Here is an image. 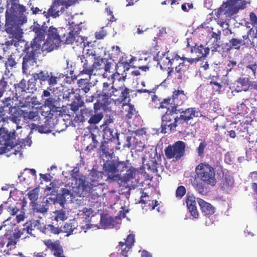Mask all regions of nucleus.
Instances as JSON below:
<instances>
[{"instance_id": "dca6fc26", "label": "nucleus", "mask_w": 257, "mask_h": 257, "mask_svg": "<svg viewBox=\"0 0 257 257\" xmlns=\"http://www.w3.org/2000/svg\"><path fill=\"white\" fill-rule=\"evenodd\" d=\"M30 79L27 81L24 79H22L19 83L15 84L16 95L17 99L23 96L26 93H33L37 89L36 86L31 87Z\"/></svg>"}, {"instance_id": "f704fd0d", "label": "nucleus", "mask_w": 257, "mask_h": 257, "mask_svg": "<svg viewBox=\"0 0 257 257\" xmlns=\"http://www.w3.org/2000/svg\"><path fill=\"white\" fill-rule=\"evenodd\" d=\"M140 203H144L145 204V206L148 207V209L150 210H154L156 206L159 205L158 201L151 200L149 199V196L146 193L144 192H142L141 197ZM147 210L148 208L146 209Z\"/></svg>"}, {"instance_id": "c85d7f7f", "label": "nucleus", "mask_w": 257, "mask_h": 257, "mask_svg": "<svg viewBox=\"0 0 257 257\" xmlns=\"http://www.w3.org/2000/svg\"><path fill=\"white\" fill-rule=\"evenodd\" d=\"M197 201L200 207L201 211L204 215L210 216L214 213L215 208L210 203L200 198H197Z\"/></svg>"}, {"instance_id": "4d7b16f0", "label": "nucleus", "mask_w": 257, "mask_h": 257, "mask_svg": "<svg viewBox=\"0 0 257 257\" xmlns=\"http://www.w3.org/2000/svg\"><path fill=\"white\" fill-rule=\"evenodd\" d=\"M54 213L55 214V220L57 222L59 221H63L68 217V214L64 209L56 210Z\"/></svg>"}, {"instance_id": "5fc2aeb1", "label": "nucleus", "mask_w": 257, "mask_h": 257, "mask_svg": "<svg viewBox=\"0 0 257 257\" xmlns=\"http://www.w3.org/2000/svg\"><path fill=\"white\" fill-rule=\"evenodd\" d=\"M23 117L20 114L19 112L17 111L11 114L10 116V120L15 124V126H19V125L23 124Z\"/></svg>"}, {"instance_id": "9b49d317", "label": "nucleus", "mask_w": 257, "mask_h": 257, "mask_svg": "<svg viewBox=\"0 0 257 257\" xmlns=\"http://www.w3.org/2000/svg\"><path fill=\"white\" fill-rule=\"evenodd\" d=\"M79 28L70 29L68 32L65 33L61 37V45L62 44H74L76 46H80L81 47H86V42L84 38L79 35Z\"/></svg>"}, {"instance_id": "c03bdc74", "label": "nucleus", "mask_w": 257, "mask_h": 257, "mask_svg": "<svg viewBox=\"0 0 257 257\" xmlns=\"http://www.w3.org/2000/svg\"><path fill=\"white\" fill-rule=\"evenodd\" d=\"M91 190L88 194L83 197H88L89 202L92 205H94L96 203H100L101 196L99 195L98 193L94 191L95 189Z\"/></svg>"}, {"instance_id": "39448f33", "label": "nucleus", "mask_w": 257, "mask_h": 257, "mask_svg": "<svg viewBox=\"0 0 257 257\" xmlns=\"http://www.w3.org/2000/svg\"><path fill=\"white\" fill-rule=\"evenodd\" d=\"M80 59L83 64L80 74H87L89 78L91 75H95L97 70L103 69L106 61V59L101 58L96 51L93 49H88Z\"/></svg>"}, {"instance_id": "a211bd4d", "label": "nucleus", "mask_w": 257, "mask_h": 257, "mask_svg": "<svg viewBox=\"0 0 257 257\" xmlns=\"http://www.w3.org/2000/svg\"><path fill=\"white\" fill-rule=\"evenodd\" d=\"M177 112L180 113L179 118L181 123H182V121H188L194 117H199L202 115L199 108L195 107L189 108L185 110H183L182 108L177 109Z\"/></svg>"}, {"instance_id": "09e8293b", "label": "nucleus", "mask_w": 257, "mask_h": 257, "mask_svg": "<svg viewBox=\"0 0 257 257\" xmlns=\"http://www.w3.org/2000/svg\"><path fill=\"white\" fill-rule=\"evenodd\" d=\"M95 111L93 112L92 115H91L88 122L90 124H96L99 123L103 117V114L102 112H97L96 111L97 109H95Z\"/></svg>"}, {"instance_id": "603ef678", "label": "nucleus", "mask_w": 257, "mask_h": 257, "mask_svg": "<svg viewBox=\"0 0 257 257\" xmlns=\"http://www.w3.org/2000/svg\"><path fill=\"white\" fill-rule=\"evenodd\" d=\"M15 127L16 129H13V131H12L13 137L15 140H16V138L18 137V140L20 142L22 141L23 139H21L20 140V138L19 136H21V134L24 131L26 130H28L30 127H29V125L24 127L22 125H19V126H15ZM18 144H20V143Z\"/></svg>"}, {"instance_id": "ddd939ff", "label": "nucleus", "mask_w": 257, "mask_h": 257, "mask_svg": "<svg viewBox=\"0 0 257 257\" xmlns=\"http://www.w3.org/2000/svg\"><path fill=\"white\" fill-rule=\"evenodd\" d=\"M187 99V97L182 90H177L173 92L172 96L167 99H165L161 103L160 107H167V105H170L171 107H176L182 104Z\"/></svg>"}, {"instance_id": "bf43d9fd", "label": "nucleus", "mask_w": 257, "mask_h": 257, "mask_svg": "<svg viewBox=\"0 0 257 257\" xmlns=\"http://www.w3.org/2000/svg\"><path fill=\"white\" fill-rule=\"evenodd\" d=\"M127 162L116 161L115 165L116 168V174H119L120 175V173L122 172L128 170L129 169V167L127 166Z\"/></svg>"}, {"instance_id": "a19ab883", "label": "nucleus", "mask_w": 257, "mask_h": 257, "mask_svg": "<svg viewBox=\"0 0 257 257\" xmlns=\"http://www.w3.org/2000/svg\"><path fill=\"white\" fill-rule=\"evenodd\" d=\"M127 98V97L126 98ZM128 100L127 99H125V101H122V109L123 110L125 111L126 113V117L127 118L130 119L132 118V117L136 114V110L134 108V105L131 104L130 103H126V102Z\"/></svg>"}, {"instance_id": "de8ad7c7", "label": "nucleus", "mask_w": 257, "mask_h": 257, "mask_svg": "<svg viewBox=\"0 0 257 257\" xmlns=\"http://www.w3.org/2000/svg\"><path fill=\"white\" fill-rule=\"evenodd\" d=\"M29 127H30L31 131L29 133V135L27 137L30 138V136L32 133L33 130L38 131L40 133H47L49 132V128L45 125H37L35 123H31L29 125Z\"/></svg>"}, {"instance_id": "bb28decb", "label": "nucleus", "mask_w": 257, "mask_h": 257, "mask_svg": "<svg viewBox=\"0 0 257 257\" xmlns=\"http://www.w3.org/2000/svg\"><path fill=\"white\" fill-rule=\"evenodd\" d=\"M237 66V62L233 60L226 61L222 67H219L218 74L223 77H226L229 72Z\"/></svg>"}, {"instance_id": "49530a36", "label": "nucleus", "mask_w": 257, "mask_h": 257, "mask_svg": "<svg viewBox=\"0 0 257 257\" xmlns=\"http://www.w3.org/2000/svg\"><path fill=\"white\" fill-rule=\"evenodd\" d=\"M62 231L63 230L58 227H55L52 224L45 225L43 229V233L47 235H50V234H58Z\"/></svg>"}, {"instance_id": "7ed1b4c3", "label": "nucleus", "mask_w": 257, "mask_h": 257, "mask_svg": "<svg viewBox=\"0 0 257 257\" xmlns=\"http://www.w3.org/2000/svg\"><path fill=\"white\" fill-rule=\"evenodd\" d=\"M118 74H113L111 79H108L109 82H103L102 90H98L95 93L86 99L89 102H96L94 104V109H99L101 107L105 108L110 103L111 100L118 102L125 101L129 94V89L125 86L115 88L113 85V79Z\"/></svg>"}, {"instance_id": "864d4df0", "label": "nucleus", "mask_w": 257, "mask_h": 257, "mask_svg": "<svg viewBox=\"0 0 257 257\" xmlns=\"http://www.w3.org/2000/svg\"><path fill=\"white\" fill-rule=\"evenodd\" d=\"M70 102L71 103L69 104L70 109L73 111L78 110L83 104L80 95L79 96L78 98H76Z\"/></svg>"}, {"instance_id": "3c124183", "label": "nucleus", "mask_w": 257, "mask_h": 257, "mask_svg": "<svg viewBox=\"0 0 257 257\" xmlns=\"http://www.w3.org/2000/svg\"><path fill=\"white\" fill-rule=\"evenodd\" d=\"M248 101L247 97L246 98L243 99L241 101H238L236 103V107L237 110L240 111V112H247V110L249 109V103H247V101Z\"/></svg>"}, {"instance_id": "37998d69", "label": "nucleus", "mask_w": 257, "mask_h": 257, "mask_svg": "<svg viewBox=\"0 0 257 257\" xmlns=\"http://www.w3.org/2000/svg\"><path fill=\"white\" fill-rule=\"evenodd\" d=\"M248 88V81L247 78H240L236 81L235 90L237 92L247 91Z\"/></svg>"}, {"instance_id": "680f3d73", "label": "nucleus", "mask_w": 257, "mask_h": 257, "mask_svg": "<svg viewBox=\"0 0 257 257\" xmlns=\"http://www.w3.org/2000/svg\"><path fill=\"white\" fill-rule=\"evenodd\" d=\"M40 117L37 111H29L24 113L23 118L25 120H36Z\"/></svg>"}, {"instance_id": "393cba45", "label": "nucleus", "mask_w": 257, "mask_h": 257, "mask_svg": "<svg viewBox=\"0 0 257 257\" xmlns=\"http://www.w3.org/2000/svg\"><path fill=\"white\" fill-rule=\"evenodd\" d=\"M213 30V29L212 28V31L209 33L210 38L209 43H211V49H212V51H217V48H219L221 44V41L220 40L221 32L218 30H215L214 31Z\"/></svg>"}, {"instance_id": "8fccbe9b", "label": "nucleus", "mask_w": 257, "mask_h": 257, "mask_svg": "<svg viewBox=\"0 0 257 257\" xmlns=\"http://www.w3.org/2000/svg\"><path fill=\"white\" fill-rule=\"evenodd\" d=\"M80 94L75 92L73 89H68L65 91L63 94V98L68 101H71L76 98H78Z\"/></svg>"}, {"instance_id": "c9c22d12", "label": "nucleus", "mask_w": 257, "mask_h": 257, "mask_svg": "<svg viewBox=\"0 0 257 257\" xmlns=\"http://www.w3.org/2000/svg\"><path fill=\"white\" fill-rule=\"evenodd\" d=\"M18 64L16 60V56L14 54H11L6 58L5 63L6 67V74L11 72L14 68H17Z\"/></svg>"}, {"instance_id": "f257e3e1", "label": "nucleus", "mask_w": 257, "mask_h": 257, "mask_svg": "<svg viewBox=\"0 0 257 257\" xmlns=\"http://www.w3.org/2000/svg\"><path fill=\"white\" fill-rule=\"evenodd\" d=\"M31 28L35 33V36L30 45L25 44L24 52L26 55L23 57L22 63V71L24 74H27L29 67L36 63L37 57L39 55H44L50 52L60 46L58 44V40H55L54 42L50 40V39H47L44 42L46 33L45 27L34 23Z\"/></svg>"}, {"instance_id": "1a4fd4ad", "label": "nucleus", "mask_w": 257, "mask_h": 257, "mask_svg": "<svg viewBox=\"0 0 257 257\" xmlns=\"http://www.w3.org/2000/svg\"><path fill=\"white\" fill-rule=\"evenodd\" d=\"M245 3L242 0H228L218 9L217 15H224L230 17L245 8Z\"/></svg>"}, {"instance_id": "0eeeda50", "label": "nucleus", "mask_w": 257, "mask_h": 257, "mask_svg": "<svg viewBox=\"0 0 257 257\" xmlns=\"http://www.w3.org/2000/svg\"><path fill=\"white\" fill-rule=\"evenodd\" d=\"M177 113L176 107H172L171 110L168 108V110L162 117L161 133L165 134L167 130L175 131L177 123H181L179 117L175 115Z\"/></svg>"}, {"instance_id": "20e7f679", "label": "nucleus", "mask_w": 257, "mask_h": 257, "mask_svg": "<svg viewBox=\"0 0 257 257\" xmlns=\"http://www.w3.org/2000/svg\"><path fill=\"white\" fill-rule=\"evenodd\" d=\"M103 173L92 169L89 173L90 180L91 182L89 183L85 181V177L79 176L78 175H73L71 177L72 184H74L73 187V190L79 197H84L88 194L91 190L93 188L97 187L101 184L99 181L102 179Z\"/></svg>"}, {"instance_id": "338daca9", "label": "nucleus", "mask_w": 257, "mask_h": 257, "mask_svg": "<svg viewBox=\"0 0 257 257\" xmlns=\"http://www.w3.org/2000/svg\"><path fill=\"white\" fill-rule=\"evenodd\" d=\"M182 66L179 64L175 67V75L176 78L178 79L180 81L185 77V72L186 71H182Z\"/></svg>"}, {"instance_id": "9d476101", "label": "nucleus", "mask_w": 257, "mask_h": 257, "mask_svg": "<svg viewBox=\"0 0 257 257\" xmlns=\"http://www.w3.org/2000/svg\"><path fill=\"white\" fill-rule=\"evenodd\" d=\"M74 0H53V3L47 12L43 14L46 18L51 17L56 18L62 15L65 9L74 4Z\"/></svg>"}, {"instance_id": "2f4dec72", "label": "nucleus", "mask_w": 257, "mask_h": 257, "mask_svg": "<svg viewBox=\"0 0 257 257\" xmlns=\"http://www.w3.org/2000/svg\"><path fill=\"white\" fill-rule=\"evenodd\" d=\"M48 201L47 200L46 202L42 204L35 203L31 205L32 210L34 214L39 213L43 216L47 214L48 211Z\"/></svg>"}, {"instance_id": "473e14b6", "label": "nucleus", "mask_w": 257, "mask_h": 257, "mask_svg": "<svg viewBox=\"0 0 257 257\" xmlns=\"http://www.w3.org/2000/svg\"><path fill=\"white\" fill-rule=\"evenodd\" d=\"M180 59V56L177 55H176L174 58L169 59L167 56L165 57H164L163 58H161L160 61L158 62L159 64H160V67L161 69H170L172 65L173 64H178L177 62Z\"/></svg>"}, {"instance_id": "2eb2a0df", "label": "nucleus", "mask_w": 257, "mask_h": 257, "mask_svg": "<svg viewBox=\"0 0 257 257\" xmlns=\"http://www.w3.org/2000/svg\"><path fill=\"white\" fill-rule=\"evenodd\" d=\"M138 173L136 169L130 167L122 176H120L119 180L124 186L130 189H135L138 184V179L136 178Z\"/></svg>"}, {"instance_id": "ea45409f", "label": "nucleus", "mask_w": 257, "mask_h": 257, "mask_svg": "<svg viewBox=\"0 0 257 257\" xmlns=\"http://www.w3.org/2000/svg\"><path fill=\"white\" fill-rule=\"evenodd\" d=\"M47 39H50V40L54 42L55 40H58V44L61 45V37L59 34L57 29L53 26L50 27L48 31Z\"/></svg>"}, {"instance_id": "6e6d98bb", "label": "nucleus", "mask_w": 257, "mask_h": 257, "mask_svg": "<svg viewBox=\"0 0 257 257\" xmlns=\"http://www.w3.org/2000/svg\"><path fill=\"white\" fill-rule=\"evenodd\" d=\"M193 185L196 191L200 194L205 195L208 193V189L205 184L202 182L197 183L196 184L194 183Z\"/></svg>"}, {"instance_id": "e2e57ef3", "label": "nucleus", "mask_w": 257, "mask_h": 257, "mask_svg": "<svg viewBox=\"0 0 257 257\" xmlns=\"http://www.w3.org/2000/svg\"><path fill=\"white\" fill-rule=\"evenodd\" d=\"M98 133V130L96 128L94 129L93 132H90V136L92 139L93 147L94 148H97L99 144V141L100 140V136L96 134Z\"/></svg>"}, {"instance_id": "e433bc0d", "label": "nucleus", "mask_w": 257, "mask_h": 257, "mask_svg": "<svg viewBox=\"0 0 257 257\" xmlns=\"http://www.w3.org/2000/svg\"><path fill=\"white\" fill-rule=\"evenodd\" d=\"M25 228H26L27 233L30 234V235L35 236L32 232V231L35 230H38L43 233V229L44 228V226H42L39 220H34L31 221L30 223V224L27 225Z\"/></svg>"}, {"instance_id": "423d86ee", "label": "nucleus", "mask_w": 257, "mask_h": 257, "mask_svg": "<svg viewBox=\"0 0 257 257\" xmlns=\"http://www.w3.org/2000/svg\"><path fill=\"white\" fill-rule=\"evenodd\" d=\"M13 137L12 132H9L8 130L5 128L0 129V141H4V146L2 148L1 153H8L10 152V154H7L8 157H10L12 154L17 155L19 154L20 156L22 155V150L26 146L30 147L32 144L31 138L27 137L25 139H22L20 141V144L16 143L13 144Z\"/></svg>"}, {"instance_id": "79ce46f5", "label": "nucleus", "mask_w": 257, "mask_h": 257, "mask_svg": "<svg viewBox=\"0 0 257 257\" xmlns=\"http://www.w3.org/2000/svg\"><path fill=\"white\" fill-rule=\"evenodd\" d=\"M180 59L183 61L182 62L179 63V64L182 66L181 70L183 71H186L189 68V65L196 64L199 61L198 59L196 57L189 58L183 57L182 58H180Z\"/></svg>"}, {"instance_id": "0e129e2a", "label": "nucleus", "mask_w": 257, "mask_h": 257, "mask_svg": "<svg viewBox=\"0 0 257 257\" xmlns=\"http://www.w3.org/2000/svg\"><path fill=\"white\" fill-rule=\"evenodd\" d=\"M93 111L89 109V108H83L81 110V114L82 118L81 120L84 121L87 120L88 118H90L91 115L93 113Z\"/></svg>"}, {"instance_id": "c756f323", "label": "nucleus", "mask_w": 257, "mask_h": 257, "mask_svg": "<svg viewBox=\"0 0 257 257\" xmlns=\"http://www.w3.org/2000/svg\"><path fill=\"white\" fill-rule=\"evenodd\" d=\"M94 211L91 208H83L77 212V218L83 222H90L94 216Z\"/></svg>"}, {"instance_id": "5701e85b", "label": "nucleus", "mask_w": 257, "mask_h": 257, "mask_svg": "<svg viewBox=\"0 0 257 257\" xmlns=\"http://www.w3.org/2000/svg\"><path fill=\"white\" fill-rule=\"evenodd\" d=\"M234 181L233 177L229 173H223L220 183V187L226 192H230L234 187Z\"/></svg>"}, {"instance_id": "cd10ccee", "label": "nucleus", "mask_w": 257, "mask_h": 257, "mask_svg": "<svg viewBox=\"0 0 257 257\" xmlns=\"http://www.w3.org/2000/svg\"><path fill=\"white\" fill-rule=\"evenodd\" d=\"M186 203L191 215L194 218H198L199 213L196 207L195 198L193 196H188Z\"/></svg>"}, {"instance_id": "13d9d810", "label": "nucleus", "mask_w": 257, "mask_h": 257, "mask_svg": "<svg viewBox=\"0 0 257 257\" xmlns=\"http://www.w3.org/2000/svg\"><path fill=\"white\" fill-rule=\"evenodd\" d=\"M229 43L235 49H239L241 46L245 45L247 42L242 40L241 39H238L236 38H232L229 41Z\"/></svg>"}, {"instance_id": "a18cd8bd", "label": "nucleus", "mask_w": 257, "mask_h": 257, "mask_svg": "<svg viewBox=\"0 0 257 257\" xmlns=\"http://www.w3.org/2000/svg\"><path fill=\"white\" fill-rule=\"evenodd\" d=\"M79 91H82L85 93H87L92 87V84L89 82V79L87 78L80 79L78 81Z\"/></svg>"}, {"instance_id": "aec40b11", "label": "nucleus", "mask_w": 257, "mask_h": 257, "mask_svg": "<svg viewBox=\"0 0 257 257\" xmlns=\"http://www.w3.org/2000/svg\"><path fill=\"white\" fill-rule=\"evenodd\" d=\"M16 243L14 238L8 237L7 235L0 237V250L8 254H10L9 250L15 248Z\"/></svg>"}, {"instance_id": "4468645a", "label": "nucleus", "mask_w": 257, "mask_h": 257, "mask_svg": "<svg viewBox=\"0 0 257 257\" xmlns=\"http://www.w3.org/2000/svg\"><path fill=\"white\" fill-rule=\"evenodd\" d=\"M74 184H72L71 182V186H69V188H63L60 193L58 194L54 200V203L55 205L59 204L62 207H64V205L66 202H72L75 195L79 196L73 190V187Z\"/></svg>"}, {"instance_id": "f8f14e48", "label": "nucleus", "mask_w": 257, "mask_h": 257, "mask_svg": "<svg viewBox=\"0 0 257 257\" xmlns=\"http://www.w3.org/2000/svg\"><path fill=\"white\" fill-rule=\"evenodd\" d=\"M185 147L184 142L178 141L165 149V156L169 159L175 158L177 160H179L184 155Z\"/></svg>"}, {"instance_id": "b1692460", "label": "nucleus", "mask_w": 257, "mask_h": 257, "mask_svg": "<svg viewBox=\"0 0 257 257\" xmlns=\"http://www.w3.org/2000/svg\"><path fill=\"white\" fill-rule=\"evenodd\" d=\"M50 72L47 70L40 71L38 72L33 73L32 75V77L30 78V83L31 87L36 86V81L39 80L41 84L47 81L49 78Z\"/></svg>"}, {"instance_id": "f03ea898", "label": "nucleus", "mask_w": 257, "mask_h": 257, "mask_svg": "<svg viewBox=\"0 0 257 257\" xmlns=\"http://www.w3.org/2000/svg\"><path fill=\"white\" fill-rule=\"evenodd\" d=\"M25 11V7L16 3L8 7L6 12V31L12 38L6 42V45L18 47L24 43L21 40L23 32L21 26L27 21Z\"/></svg>"}, {"instance_id": "58836bf2", "label": "nucleus", "mask_w": 257, "mask_h": 257, "mask_svg": "<svg viewBox=\"0 0 257 257\" xmlns=\"http://www.w3.org/2000/svg\"><path fill=\"white\" fill-rule=\"evenodd\" d=\"M105 144L106 142L104 141V143H102V144L100 147V158L103 161L106 160V162L109 159H111L112 158L113 152L105 147Z\"/></svg>"}, {"instance_id": "7c9ffc66", "label": "nucleus", "mask_w": 257, "mask_h": 257, "mask_svg": "<svg viewBox=\"0 0 257 257\" xmlns=\"http://www.w3.org/2000/svg\"><path fill=\"white\" fill-rule=\"evenodd\" d=\"M248 100L247 103H249L250 108L252 111H257V91L254 89L247 91L246 93Z\"/></svg>"}, {"instance_id": "774afa93", "label": "nucleus", "mask_w": 257, "mask_h": 257, "mask_svg": "<svg viewBox=\"0 0 257 257\" xmlns=\"http://www.w3.org/2000/svg\"><path fill=\"white\" fill-rule=\"evenodd\" d=\"M207 145V144L205 141H201L199 146L196 148V152L198 156L202 157L204 156V149Z\"/></svg>"}, {"instance_id": "412c9836", "label": "nucleus", "mask_w": 257, "mask_h": 257, "mask_svg": "<svg viewBox=\"0 0 257 257\" xmlns=\"http://www.w3.org/2000/svg\"><path fill=\"white\" fill-rule=\"evenodd\" d=\"M45 106H48L50 109V112L54 114V113L60 114L61 113V108L58 106L59 104V99L56 96L53 95L49 98H46L44 101Z\"/></svg>"}, {"instance_id": "4be33fe9", "label": "nucleus", "mask_w": 257, "mask_h": 257, "mask_svg": "<svg viewBox=\"0 0 257 257\" xmlns=\"http://www.w3.org/2000/svg\"><path fill=\"white\" fill-rule=\"evenodd\" d=\"M135 242V235L132 234L128 235L125 242H119V249L120 250V257H128L127 253L130 251Z\"/></svg>"}, {"instance_id": "6ab92c4d", "label": "nucleus", "mask_w": 257, "mask_h": 257, "mask_svg": "<svg viewBox=\"0 0 257 257\" xmlns=\"http://www.w3.org/2000/svg\"><path fill=\"white\" fill-rule=\"evenodd\" d=\"M106 123H103L101 127L103 130V138L105 140L110 141L119 145L118 135L116 130L106 126Z\"/></svg>"}, {"instance_id": "f3484780", "label": "nucleus", "mask_w": 257, "mask_h": 257, "mask_svg": "<svg viewBox=\"0 0 257 257\" xmlns=\"http://www.w3.org/2000/svg\"><path fill=\"white\" fill-rule=\"evenodd\" d=\"M103 169L104 173L108 176L107 179L109 181H118L120 179V175L116 174L115 161H107L103 164Z\"/></svg>"}, {"instance_id": "4c0bfd02", "label": "nucleus", "mask_w": 257, "mask_h": 257, "mask_svg": "<svg viewBox=\"0 0 257 257\" xmlns=\"http://www.w3.org/2000/svg\"><path fill=\"white\" fill-rule=\"evenodd\" d=\"M115 221L114 219L107 215H102L101 216L100 220V225L103 228H111L115 226Z\"/></svg>"}, {"instance_id": "052dcab7", "label": "nucleus", "mask_w": 257, "mask_h": 257, "mask_svg": "<svg viewBox=\"0 0 257 257\" xmlns=\"http://www.w3.org/2000/svg\"><path fill=\"white\" fill-rule=\"evenodd\" d=\"M39 190L38 188H35L30 191L28 193L29 199L31 200V204L36 203L38 199Z\"/></svg>"}, {"instance_id": "72a5a7b5", "label": "nucleus", "mask_w": 257, "mask_h": 257, "mask_svg": "<svg viewBox=\"0 0 257 257\" xmlns=\"http://www.w3.org/2000/svg\"><path fill=\"white\" fill-rule=\"evenodd\" d=\"M209 49L207 47H204L202 45L194 47L191 49V53L194 57L198 59V60L206 57L209 53Z\"/></svg>"}, {"instance_id": "6e6552de", "label": "nucleus", "mask_w": 257, "mask_h": 257, "mask_svg": "<svg viewBox=\"0 0 257 257\" xmlns=\"http://www.w3.org/2000/svg\"><path fill=\"white\" fill-rule=\"evenodd\" d=\"M196 173L201 180L204 183L213 186L216 184L214 169L209 164H199L195 169Z\"/></svg>"}, {"instance_id": "69168bd1", "label": "nucleus", "mask_w": 257, "mask_h": 257, "mask_svg": "<svg viewBox=\"0 0 257 257\" xmlns=\"http://www.w3.org/2000/svg\"><path fill=\"white\" fill-rule=\"evenodd\" d=\"M250 177L253 182L251 188L255 194L257 195V172H253L250 174Z\"/></svg>"}, {"instance_id": "a878e982", "label": "nucleus", "mask_w": 257, "mask_h": 257, "mask_svg": "<svg viewBox=\"0 0 257 257\" xmlns=\"http://www.w3.org/2000/svg\"><path fill=\"white\" fill-rule=\"evenodd\" d=\"M18 99L20 101V106L22 107H33L39 104L37 97L32 95L27 96L26 97L21 96Z\"/></svg>"}]
</instances>
